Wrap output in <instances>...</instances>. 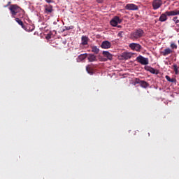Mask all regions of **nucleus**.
<instances>
[{"label": "nucleus", "instance_id": "nucleus-1", "mask_svg": "<svg viewBox=\"0 0 179 179\" xmlns=\"http://www.w3.org/2000/svg\"><path fill=\"white\" fill-rule=\"evenodd\" d=\"M11 17L15 18L16 17V15L18 13V17L22 18L24 17V10H23L20 6H17V4H11L8 8Z\"/></svg>", "mask_w": 179, "mask_h": 179}, {"label": "nucleus", "instance_id": "nucleus-2", "mask_svg": "<svg viewBox=\"0 0 179 179\" xmlns=\"http://www.w3.org/2000/svg\"><path fill=\"white\" fill-rule=\"evenodd\" d=\"M179 15V10H174L171 11H166L164 13H162L159 18V22H166L169 17L167 16H178Z\"/></svg>", "mask_w": 179, "mask_h": 179}, {"label": "nucleus", "instance_id": "nucleus-3", "mask_svg": "<svg viewBox=\"0 0 179 179\" xmlns=\"http://www.w3.org/2000/svg\"><path fill=\"white\" fill-rule=\"evenodd\" d=\"M143 34H145V31L142 29H138L130 34V38L131 40H138V38L143 37Z\"/></svg>", "mask_w": 179, "mask_h": 179}, {"label": "nucleus", "instance_id": "nucleus-4", "mask_svg": "<svg viewBox=\"0 0 179 179\" xmlns=\"http://www.w3.org/2000/svg\"><path fill=\"white\" fill-rule=\"evenodd\" d=\"M134 54L131 52H124L118 56L119 59L124 61L127 59H131Z\"/></svg>", "mask_w": 179, "mask_h": 179}, {"label": "nucleus", "instance_id": "nucleus-5", "mask_svg": "<svg viewBox=\"0 0 179 179\" xmlns=\"http://www.w3.org/2000/svg\"><path fill=\"white\" fill-rule=\"evenodd\" d=\"M136 61L141 65H149V59L148 57H144L142 55H138L136 57Z\"/></svg>", "mask_w": 179, "mask_h": 179}, {"label": "nucleus", "instance_id": "nucleus-6", "mask_svg": "<svg viewBox=\"0 0 179 179\" xmlns=\"http://www.w3.org/2000/svg\"><path fill=\"white\" fill-rule=\"evenodd\" d=\"M110 24L113 26V27H117L118 24H120V23H122V20L120 19V17L115 16L110 22Z\"/></svg>", "mask_w": 179, "mask_h": 179}, {"label": "nucleus", "instance_id": "nucleus-7", "mask_svg": "<svg viewBox=\"0 0 179 179\" xmlns=\"http://www.w3.org/2000/svg\"><path fill=\"white\" fill-rule=\"evenodd\" d=\"M129 47L133 51L139 52L141 50H142V45H141L139 43H131L129 45Z\"/></svg>", "mask_w": 179, "mask_h": 179}, {"label": "nucleus", "instance_id": "nucleus-8", "mask_svg": "<svg viewBox=\"0 0 179 179\" xmlns=\"http://www.w3.org/2000/svg\"><path fill=\"white\" fill-rule=\"evenodd\" d=\"M163 5V1L162 0H153L152 1V9L157 10Z\"/></svg>", "mask_w": 179, "mask_h": 179}, {"label": "nucleus", "instance_id": "nucleus-9", "mask_svg": "<svg viewBox=\"0 0 179 179\" xmlns=\"http://www.w3.org/2000/svg\"><path fill=\"white\" fill-rule=\"evenodd\" d=\"M125 9L127 10H138V8L136 4L134 3H128L125 6Z\"/></svg>", "mask_w": 179, "mask_h": 179}, {"label": "nucleus", "instance_id": "nucleus-10", "mask_svg": "<svg viewBox=\"0 0 179 179\" xmlns=\"http://www.w3.org/2000/svg\"><path fill=\"white\" fill-rule=\"evenodd\" d=\"M52 12H54L52 5L49 4L45 6L44 13H45L46 15H50V13H52Z\"/></svg>", "mask_w": 179, "mask_h": 179}, {"label": "nucleus", "instance_id": "nucleus-11", "mask_svg": "<svg viewBox=\"0 0 179 179\" xmlns=\"http://www.w3.org/2000/svg\"><path fill=\"white\" fill-rule=\"evenodd\" d=\"M103 57H105V59L103 61H107V59H109V61H111L113 59V55H111V53H110V52L108 51H103L102 52Z\"/></svg>", "mask_w": 179, "mask_h": 179}, {"label": "nucleus", "instance_id": "nucleus-12", "mask_svg": "<svg viewBox=\"0 0 179 179\" xmlns=\"http://www.w3.org/2000/svg\"><path fill=\"white\" fill-rule=\"evenodd\" d=\"M87 58L89 62H95V61H97V57L94 54H87Z\"/></svg>", "mask_w": 179, "mask_h": 179}, {"label": "nucleus", "instance_id": "nucleus-13", "mask_svg": "<svg viewBox=\"0 0 179 179\" xmlns=\"http://www.w3.org/2000/svg\"><path fill=\"white\" fill-rule=\"evenodd\" d=\"M101 48H104V49L111 48V43H110V41H103L101 43Z\"/></svg>", "mask_w": 179, "mask_h": 179}, {"label": "nucleus", "instance_id": "nucleus-14", "mask_svg": "<svg viewBox=\"0 0 179 179\" xmlns=\"http://www.w3.org/2000/svg\"><path fill=\"white\" fill-rule=\"evenodd\" d=\"M25 31H33L34 30L35 27L34 25L29 24H27V25H24V27H22Z\"/></svg>", "mask_w": 179, "mask_h": 179}, {"label": "nucleus", "instance_id": "nucleus-15", "mask_svg": "<svg viewBox=\"0 0 179 179\" xmlns=\"http://www.w3.org/2000/svg\"><path fill=\"white\" fill-rule=\"evenodd\" d=\"M87 58V53H83L80 55L77 58V62H82L84 59Z\"/></svg>", "mask_w": 179, "mask_h": 179}, {"label": "nucleus", "instance_id": "nucleus-16", "mask_svg": "<svg viewBox=\"0 0 179 179\" xmlns=\"http://www.w3.org/2000/svg\"><path fill=\"white\" fill-rule=\"evenodd\" d=\"M89 43V37L86 36H83L81 37V44L82 45H87Z\"/></svg>", "mask_w": 179, "mask_h": 179}, {"label": "nucleus", "instance_id": "nucleus-17", "mask_svg": "<svg viewBox=\"0 0 179 179\" xmlns=\"http://www.w3.org/2000/svg\"><path fill=\"white\" fill-rule=\"evenodd\" d=\"M173 50H171V49H170L169 48H167L164 49V50L162 52V55H164V57H166V55H169V54H171Z\"/></svg>", "mask_w": 179, "mask_h": 179}, {"label": "nucleus", "instance_id": "nucleus-18", "mask_svg": "<svg viewBox=\"0 0 179 179\" xmlns=\"http://www.w3.org/2000/svg\"><path fill=\"white\" fill-rule=\"evenodd\" d=\"M140 86L143 87V89H148V87H149V83L145 80H142L140 83Z\"/></svg>", "mask_w": 179, "mask_h": 179}, {"label": "nucleus", "instance_id": "nucleus-19", "mask_svg": "<svg viewBox=\"0 0 179 179\" xmlns=\"http://www.w3.org/2000/svg\"><path fill=\"white\" fill-rule=\"evenodd\" d=\"M14 19H15V22H17L18 23V24H20V26L22 27V29H23V27H24V24H23V21L20 20V17H15Z\"/></svg>", "mask_w": 179, "mask_h": 179}, {"label": "nucleus", "instance_id": "nucleus-20", "mask_svg": "<svg viewBox=\"0 0 179 179\" xmlns=\"http://www.w3.org/2000/svg\"><path fill=\"white\" fill-rule=\"evenodd\" d=\"M172 67L174 71L175 75H179L178 66H177V64H173Z\"/></svg>", "mask_w": 179, "mask_h": 179}, {"label": "nucleus", "instance_id": "nucleus-21", "mask_svg": "<svg viewBox=\"0 0 179 179\" xmlns=\"http://www.w3.org/2000/svg\"><path fill=\"white\" fill-rule=\"evenodd\" d=\"M91 48L92 52H94V54H99V52H100V49H99L97 46H92Z\"/></svg>", "mask_w": 179, "mask_h": 179}, {"label": "nucleus", "instance_id": "nucleus-22", "mask_svg": "<svg viewBox=\"0 0 179 179\" xmlns=\"http://www.w3.org/2000/svg\"><path fill=\"white\" fill-rule=\"evenodd\" d=\"M86 71H87V73H89L90 75H93V71L92 70L90 66H86Z\"/></svg>", "mask_w": 179, "mask_h": 179}, {"label": "nucleus", "instance_id": "nucleus-23", "mask_svg": "<svg viewBox=\"0 0 179 179\" xmlns=\"http://www.w3.org/2000/svg\"><path fill=\"white\" fill-rule=\"evenodd\" d=\"M73 29H75V27L73 25H71L69 27H64V29H63V31H66V30H73Z\"/></svg>", "mask_w": 179, "mask_h": 179}, {"label": "nucleus", "instance_id": "nucleus-24", "mask_svg": "<svg viewBox=\"0 0 179 179\" xmlns=\"http://www.w3.org/2000/svg\"><path fill=\"white\" fill-rule=\"evenodd\" d=\"M173 22H174L175 24H177L179 23L178 17L175 16L172 18Z\"/></svg>", "mask_w": 179, "mask_h": 179}, {"label": "nucleus", "instance_id": "nucleus-25", "mask_svg": "<svg viewBox=\"0 0 179 179\" xmlns=\"http://www.w3.org/2000/svg\"><path fill=\"white\" fill-rule=\"evenodd\" d=\"M150 73H153V75H157V73H156V69L151 67L150 69Z\"/></svg>", "mask_w": 179, "mask_h": 179}, {"label": "nucleus", "instance_id": "nucleus-26", "mask_svg": "<svg viewBox=\"0 0 179 179\" xmlns=\"http://www.w3.org/2000/svg\"><path fill=\"white\" fill-rule=\"evenodd\" d=\"M171 48H172V50H177V45L174 43H171Z\"/></svg>", "mask_w": 179, "mask_h": 179}, {"label": "nucleus", "instance_id": "nucleus-27", "mask_svg": "<svg viewBox=\"0 0 179 179\" xmlns=\"http://www.w3.org/2000/svg\"><path fill=\"white\" fill-rule=\"evenodd\" d=\"M171 83H175V85L177 83V79L176 78H171L170 81Z\"/></svg>", "mask_w": 179, "mask_h": 179}, {"label": "nucleus", "instance_id": "nucleus-28", "mask_svg": "<svg viewBox=\"0 0 179 179\" xmlns=\"http://www.w3.org/2000/svg\"><path fill=\"white\" fill-rule=\"evenodd\" d=\"M122 34H124V31H120L118 34H117V37H120L122 38Z\"/></svg>", "mask_w": 179, "mask_h": 179}, {"label": "nucleus", "instance_id": "nucleus-29", "mask_svg": "<svg viewBox=\"0 0 179 179\" xmlns=\"http://www.w3.org/2000/svg\"><path fill=\"white\" fill-rule=\"evenodd\" d=\"M150 68H152V67H151V66H145L144 69H145V71H148V72H150Z\"/></svg>", "mask_w": 179, "mask_h": 179}, {"label": "nucleus", "instance_id": "nucleus-30", "mask_svg": "<svg viewBox=\"0 0 179 179\" xmlns=\"http://www.w3.org/2000/svg\"><path fill=\"white\" fill-rule=\"evenodd\" d=\"M142 80H141V79L139 78H136V80H135V83L137 84V85H141V82Z\"/></svg>", "mask_w": 179, "mask_h": 179}, {"label": "nucleus", "instance_id": "nucleus-31", "mask_svg": "<svg viewBox=\"0 0 179 179\" xmlns=\"http://www.w3.org/2000/svg\"><path fill=\"white\" fill-rule=\"evenodd\" d=\"M175 30H176V31H177V33H179V24H176Z\"/></svg>", "mask_w": 179, "mask_h": 179}, {"label": "nucleus", "instance_id": "nucleus-32", "mask_svg": "<svg viewBox=\"0 0 179 179\" xmlns=\"http://www.w3.org/2000/svg\"><path fill=\"white\" fill-rule=\"evenodd\" d=\"M165 79H166V80L168 81V82H170V80H171V78H170V76H165Z\"/></svg>", "mask_w": 179, "mask_h": 179}, {"label": "nucleus", "instance_id": "nucleus-33", "mask_svg": "<svg viewBox=\"0 0 179 179\" xmlns=\"http://www.w3.org/2000/svg\"><path fill=\"white\" fill-rule=\"evenodd\" d=\"M10 1H8L7 5L4 6V8H8V6H9V5H10Z\"/></svg>", "mask_w": 179, "mask_h": 179}, {"label": "nucleus", "instance_id": "nucleus-34", "mask_svg": "<svg viewBox=\"0 0 179 179\" xmlns=\"http://www.w3.org/2000/svg\"><path fill=\"white\" fill-rule=\"evenodd\" d=\"M98 3H103V0H96Z\"/></svg>", "mask_w": 179, "mask_h": 179}, {"label": "nucleus", "instance_id": "nucleus-35", "mask_svg": "<svg viewBox=\"0 0 179 179\" xmlns=\"http://www.w3.org/2000/svg\"><path fill=\"white\" fill-rule=\"evenodd\" d=\"M45 2H47V3H51V2H52V1L51 0H45Z\"/></svg>", "mask_w": 179, "mask_h": 179}, {"label": "nucleus", "instance_id": "nucleus-36", "mask_svg": "<svg viewBox=\"0 0 179 179\" xmlns=\"http://www.w3.org/2000/svg\"><path fill=\"white\" fill-rule=\"evenodd\" d=\"M63 44H64V45L66 44V41H64Z\"/></svg>", "mask_w": 179, "mask_h": 179}, {"label": "nucleus", "instance_id": "nucleus-37", "mask_svg": "<svg viewBox=\"0 0 179 179\" xmlns=\"http://www.w3.org/2000/svg\"><path fill=\"white\" fill-rule=\"evenodd\" d=\"M53 24H55V25L57 24V22H54Z\"/></svg>", "mask_w": 179, "mask_h": 179}, {"label": "nucleus", "instance_id": "nucleus-38", "mask_svg": "<svg viewBox=\"0 0 179 179\" xmlns=\"http://www.w3.org/2000/svg\"><path fill=\"white\" fill-rule=\"evenodd\" d=\"M117 27L120 28V27H121V25L117 26Z\"/></svg>", "mask_w": 179, "mask_h": 179}, {"label": "nucleus", "instance_id": "nucleus-39", "mask_svg": "<svg viewBox=\"0 0 179 179\" xmlns=\"http://www.w3.org/2000/svg\"><path fill=\"white\" fill-rule=\"evenodd\" d=\"M48 38H51V37L48 36Z\"/></svg>", "mask_w": 179, "mask_h": 179}]
</instances>
